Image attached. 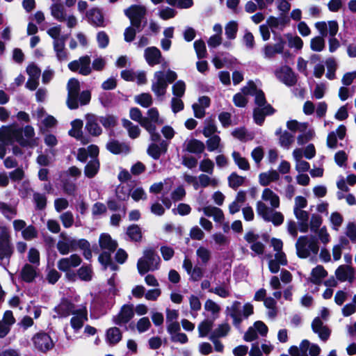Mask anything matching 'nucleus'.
Segmentation results:
<instances>
[{
	"mask_svg": "<svg viewBox=\"0 0 356 356\" xmlns=\"http://www.w3.org/2000/svg\"><path fill=\"white\" fill-rule=\"evenodd\" d=\"M35 131L32 127L22 129L15 124L2 126L0 128V159L6 154V146L17 142L22 147H33L36 145Z\"/></svg>",
	"mask_w": 356,
	"mask_h": 356,
	"instance_id": "f257e3e1",
	"label": "nucleus"
},
{
	"mask_svg": "<svg viewBox=\"0 0 356 356\" xmlns=\"http://www.w3.org/2000/svg\"><path fill=\"white\" fill-rule=\"evenodd\" d=\"M280 205L279 195L270 188H265L261 195V200L256 203V211L264 220L271 222L275 226H279L284 222V216L275 211Z\"/></svg>",
	"mask_w": 356,
	"mask_h": 356,
	"instance_id": "f03ea898",
	"label": "nucleus"
},
{
	"mask_svg": "<svg viewBox=\"0 0 356 356\" xmlns=\"http://www.w3.org/2000/svg\"><path fill=\"white\" fill-rule=\"evenodd\" d=\"M241 91L245 95L254 96L256 107L254 109V122L261 125L265 120V116L272 115L275 113L274 108L266 102L264 93L258 89L252 81H249L247 86H244Z\"/></svg>",
	"mask_w": 356,
	"mask_h": 356,
	"instance_id": "7ed1b4c3",
	"label": "nucleus"
},
{
	"mask_svg": "<svg viewBox=\"0 0 356 356\" xmlns=\"http://www.w3.org/2000/svg\"><path fill=\"white\" fill-rule=\"evenodd\" d=\"M177 78V73L170 69L166 71L155 72L152 79V91L158 99L162 100L166 93L168 84L172 83Z\"/></svg>",
	"mask_w": 356,
	"mask_h": 356,
	"instance_id": "20e7f679",
	"label": "nucleus"
},
{
	"mask_svg": "<svg viewBox=\"0 0 356 356\" xmlns=\"http://www.w3.org/2000/svg\"><path fill=\"white\" fill-rule=\"evenodd\" d=\"M296 254L299 258L313 259L319 251L317 239L314 236H300L296 243Z\"/></svg>",
	"mask_w": 356,
	"mask_h": 356,
	"instance_id": "39448f33",
	"label": "nucleus"
},
{
	"mask_svg": "<svg viewBox=\"0 0 356 356\" xmlns=\"http://www.w3.org/2000/svg\"><path fill=\"white\" fill-rule=\"evenodd\" d=\"M226 313L232 318L234 325L238 327L243 319L253 314V306L246 303L242 308L240 302L234 301L230 306L226 307Z\"/></svg>",
	"mask_w": 356,
	"mask_h": 356,
	"instance_id": "423d86ee",
	"label": "nucleus"
},
{
	"mask_svg": "<svg viewBox=\"0 0 356 356\" xmlns=\"http://www.w3.org/2000/svg\"><path fill=\"white\" fill-rule=\"evenodd\" d=\"M160 261L159 257L152 249L145 250L143 256L137 263V268L140 275H143L149 270L158 268Z\"/></svg>",
	"mask_w": 356,
	"mask_h": 356,
	"instance_id": "0eeeda50",
	"label": "nucleus"
},
{
	"mask_svg": "<svg viewBox=\"0 0 356 356\" xmlns=\"http://www.w3.org/2000/svg\"><path fill=\"white\" fill-rule=\"evenodd\" d=\"M13 250L8 229L0 225V265L6 267L9 263Z\"/></svg>",
	"mask_w": 356,
	"mask_h": 356,
	"instance_id": "6e6552de",
	"label": "nucleus"
},
{
	"mask_svg": "<svg viewBox=\"0 0 356 356\" xmlns=\"http://www.w3.org/2000/svg\"><path fill=\"white\" fill-rule=\"evenodd\" d=\"M124 14L130 19L131 26L140 31L142 20L146 15L145 7L141 5L131 6L124 10Z\"/></svg>",
	"mask_w": 356,
	"mask_h": 356,
	"instance_id": "1a4fd4ad",
	"label": "nucleus"
},
{
	"mask_svg": "<svg viewBox=\"0 0 356 356\" xmlns=\"http://www.w3.org/2000/svg\"><path fill=\"white\" fill-rule=\"evenodd\" d=\"M99 245L104 252L99 255V261L104 268L111 264V237L108 234H102L99 237Z\"/></svg>",
	"mask_w": 356,
	"mask_h": 356,
	"instance_id": "9d476101",
	"label": "nucleus"
},
{
	"mask_svg": "<svg viewBox=\"0 0 356 356\" xmlns=\"http://www.w3.org/2000/svg\"><path fill=\"white\" fill-rule=\"evenodd\" d=\"M285 41L280 37L276 44H266L262 49L263 56L266 60H273L277 54H283L284 58L289 57L291 54L289 51L284 52Z\"/></svg>",
	"mask_w": 356,
	"mask_h": 356,
	"instance_id": "9b49d317",
	"label": "nucleus"
},
{
	"mask_svg": "<svg viewBox=\"0 0 356 356\" xmlns=\"http://www.w3.org/2000/svg\"><path fill=\"white\" fill-rule=\"evenodd\" d=\"M80 90L79 82L76 79H70L67 83L68 96L67 104L69 108L75 109L78 108V96Z\"/></svg>",
	"mask_w": 356,
	"mask_h": 356,
	"instance_id": "f8f14e48",
	"label": "nucleus"
},
{
	"mask_svg": "<svg viewBox=\"0 0 356 356\" xmlns=\"http://www.w3.org/2000/svg\"><path fill=\"white\" fill-rule=\"evenodd\" d=\"M33 343L36 349L42 352L51 350L54 343L50 336L45 332H38L32 338Z\"/></svg>",
	"mask_w": 356,
	"mask_h": 356,
	"instance_id": "ddd939ff",
	"label": "nucleus"
},
{
	"mask_svg": "<svg viewBox=\"0 0 356 356\" xmlns=\"http://www.w3.org/2000/svg\"><path fill=\"white\" fill-rule=\"evenodd\" d=\"M275 75L280 81L284 84L292 86L297 82V77L291 67L284 65L275 71Z\"/></svg>",
	"mask_w": 356,
	"mask_h": 356,
	"instance_id": "4468645a",
	"label": "nucleus"
},
{
	"mask_svg": "<svg viewBox=\"0 0 356 356\" xmlns=\"http://www.w3.org/2000/svg\"><path fill=\"white\" fill-rule=\"evenodd\" d=\"M182 267L186 271L189 280L192 282H198L204 276V268L197 265L193 266L192 261L188 257H185L184 259Z\"/></svg>",
	"mask_w": 356,
	"mask_h": 356,
	"instance_id": "2eb2a0df",
	"label": "nucleus"
},
{
	"mask_svg": "<svg viewBox=\"0 0 356 356\" xmlns=\"http://www.w3.org/2000/svg\"><path fill=\"white\" fill-rule=\"evenodd\" d=\"M315 28L323 37L327 35L330 38L335 36L339 31L338 23L334 20L328 21L327 22H318L315 24Z\"/></svg>",
	"mask_w": 356,
	"mask_h": 356,
	"instance_id": "dca6fc26",
	"label": "nucleus"
},
{
	"mask_svg": "<svg viewBox=\"0 0 356 356\" xmlns=\"http://www.w3.org/2000/svg\"><path fill=\"white\" fill-rule=\"evenodd\" d=\"M346 134V127L341 124L336 129L328 134L327 137V146L330 149H336L338 147V140H343Z\"/></svg>",
	"mask_w": 356,
	"mask_h": 356,
	"instance_id": "f3484780",
	"label": "nucleus"
},
{
	"mask_svg": "<svg viewBox=\"0 0 356 356\" xmlns=\"http://www.w3.org/2000/svg\"><path fill=\"white\" fill-rule=\"evenodd\" d=\"M81 263V257L76 254H72L69 257H65L60 259L58 261L57 266L60 270L67 272L72 268L79 266Z\"/></svg>",
	"mask_w": 356,
	"mask_h": 356,
	"instance_id": "a211bd4d",
	"label": "nucleus"
},
{
	"mask_svg": "<svg viewBox=\"0 0 356 356\" xmlns=\"http://www.w3.org/2000/svg\"><path fill=\"white\" fill-rule=\"evenodd\" d=\"M72 315L70 323L72 328L76 332L83 327V323L88 320L86 308L83 307L76 309L72 313Z\"/></svg>",
	"mask_w": 356,
	"mask_h": 356,
	"instance_id": "6ab92c4d",
	"label": "nucleus"
},
{
	"mask_svg": "<svg viewBox=\"0 0 356 356\" xmlns=\"http://www.w3.org/2000/svg\"><path fill=\"white\" fill-rule=\"evenodd\" d=\"M313 331L317 334L322 341H327L330 335V330L324 325L320 317H316L312 323Z\"/></svg>",
	"mask_w": 356,
	"mask_h": 356,
	"instance_id": "aec40b11",
	"label": "nucleus"
},
{
	"mask_svg": "<svg viewBox=\"0 0 356 356\" xmlns=\"http://www.w3.org/2000/svg\"><path fill=\"white\" fill-rule=\"evenodd\" d=\"M244 238L250 244V249L257 254H262L264 252V245L258 241L259 236L252 232H247Z\"/></svg>",
	"mask_w": 356,
	"mask_h": 356,
	"instance_id": "412c9836",
	"label": "nucleus"
},
{
	"mask_svg": "<svg viewBox=\"0 0 356 356\" xmlns=\"http://www.w3.org/2000/svg\"><path fill=\"white\" fill-rule=\"evenodd\" d=\"M335 275L341 282H353L355 279V270L350 266L341 265L336 270Z\"/></svg>",
	"mask_w": 356,
	"mask_h": 356,
	"instance_id": "4be33fe9",
	"label": "nucleus"
},
{
	"mask_svg": "<svg viewBox=\"0 0 356 356\" xmlns=\"http://www.w3.org/2000/svg\"><path fill=\"white\" fill-rule=\"evenodd\" d=\"M134 316V309L132 305H124L115 318L117 324L122 325L128 323Z\"/></svg>",
	"mask_w": 356,
	"mask_h": 356,
	"instance_id": "5701e85b",
	"label": "nucleus"
},
{
	"mask_svg": "<svg viewBox=\"0 0 356 356\" xmlns=\"http://www.w3.org/2000/svg\"><path fill=\"white\" fill-rule=\"evenodd\" d=\"M144 56L147 63L150 66H154L161 63V53L160 50L155 47L145 49Z\"/></svg>",
	"mask_w": 356,
	"mask_h": 356,
	"instance_id": "b1692460",
	"label": "nucleus"
},
{
	"mask_svg": "<svg viewBox=\"0 0 356 356\" xmlns=\"http://www.w3.org/2000/svg\"><path fill=\"white\" fill-rule=\"evenodd\" d=\"M63 234H61L63 239L58 242L57 249L60 254H67L70 251L76 250V239L72 237L63 236Z\"/></svg>",
	"mask_w": 356,
	"mask_h": 356,
	"instance_id": "393cba45",
	"label": "nucleus"
},
{
	"mask_svg": "<svg viewBox=\"0 0 356 356\" xmlns=\"http://www.w3.org/2000/svg\"><path fill=\"white\" fill-rule=\"evenodd\" d=\"M204 143L197 139H187L183 144V150L193 154H200L204 150Z\"/></svg>",
	"mask_w": 356,
	"mask_h": 356,
	"instance_id": "a878e982",
	"label": "nucleus"
},
{
	"mask_svg": "<svg viewBox=\"0 0 356 356\" xmlns=\"http://www.w3.org/2000/svg\"><path fill=\"white\" fill-rule=\"evenodd\" d=\"M280 174L275 170L261 172L259 175V183L262 186H269L272 182L277 181L280 179Z\"/></svg>",
	"mask_w": 356,
	"mask_h": 356,
	"instance_id": "bb28decb",
	"label": "nucleus"
},
{
	"mask_svg": "<svg viewBox=\"0 0 356 356\" xmlns=\"http://www.w3.org/2000/svg\"><path fill=\"white\" fill-rule=\"evenodd\" d=\"M198 211H202L204 214L208 217H213L214 221L221 222L224 220L222 211L216 207L207 206L202 209H198Z\"/></svg>",
	"mask_w": 356,
	"mask_h": 356,
	"instance_id": "cd10ccee",
	"label": "nucleus"
},
{
	"mask_svg": "<svg viewBox=\"0 0 356 356\" xmlns=\"http://www.w3.org/2000/svg\"><path fill=\"white\" fill-rule=\"evenodd\" d=\"M86 17L88 22L93 26H104V17L100 10L97 8H92L86 13Z\"/></svg>",
	"mask_w": 356,
	"mask_h": 356,
	"instance_id": "c85d7f7f",
	"label": "nucleus"
},
{
	"mask_svg": "<svg viewBox=\"0 0 356 356\" xmlns=\"http://www.w3.org/2000/svg\"><path fill=\"white\" fill-rule=\"evenodd\" d=\"M293 213L298 220L300 231L302 233H306L309 229V213L302 209L295 210Z\"/></svg>",
	"mask_w": 356,
	"mask_h": 356,
	"instance_id": "c756f323",
	"label": "nucleus"
},
{
	"mask_svg": "<svg viewBox=\"0 0 356 356\" xmlns=\"http://www.w3.org/2000/svg\"><path fill=\"white\" fill-rule=\"evenodd\" d=\"M37 266L26 264L21 270L22 279L26 282H33L34 279L37 277Z\"/></svg>",
	"mask_w": 356,
	"mask_h": 356,
	"instance_id": "7c9ffc66",
	"label": "nucleus"
},
{
	"mask_svg": "<svg viewBox=\"0 0 356 356\" xmlns=\"http://www.w3.org/2000/svg\"><path fill=\"white\" fill-rule=\"evenodd\" d=\"M86 129L92 136H99L102 133V129L97 123V118L93 115H87Z\"/></svg>",
	"mask_w": 356,
	"mask_h": 356,
	"instance_id": "2f4dec72",
	"label": "nucleus"
},
{
	"mask_svg": "<svg viewBox=\"0 0 356 356\" xmlns=\"http://www.w3.org/2000/svg\"><path fill=\"white\" fill-rule=\"evenodd\" d=\"M209 292L213 293L220 298H226L231 295V286L229 282L227 280V282L218 284L216 287L210 289Z\"/></svg>",
	"mask_w": 356,
	"mask_h": 356,
	"instance_id": "473e14b6",
	"label": "nucleus"
},
{
	"mask_svg": "<svg viewBox=\"0 0 356 356\" xmlns=\"http://www.w3.org/2000/svg\"><path fill=\"white\" fill-rule=\"evenodd\" d=\"M54 311L57 313L58 317H66L72 314L75 310L73 304L67 300H63L55 307Z\"/></svg>",
	"mask_w": 356,
	"mask_h": 356,
	"instance_id": "72a5a7b5",
	"label": "nucleus"
},
{
	"mask_svg": "<svg viewBox=\"0 0 356 356\" xmlns=\"http://www.w3.org/2000/svg\"><path fill=\"white\" fill-rule=\"evenodd\" d=\"M53 46L57 60L60 62L66 61L68 58L65 49V40H56L53 42Z\"/></svg>",
	"mask_w": 356,
	"mask_h": 356,
	"instance_id": "f704fd0d",
	"label": "nucleus"
},
{
	"mask_svg": "<svg viewBox=\"0 0 356 356\" xmlns=\"http://www.w3.org/2000/svg\"><path fill=\"white\" fill-rule=\"evenodd\" d=\"M37 116L39 121L46 128L54 127L56 124V120L52 115H47L43 108L38 109Z\"/></svg>",
	"mask_w": 356,
	"mask_h": 356,
	"instance_id": "c9c22d12",
	"label": "nucleus"
},
{
	"mask_svg": "<svg viewBox=\"0 0 356 356\" xmlns=\"http://www.w3.org/2000/svg\"><path fill=\"white\" fill-rule=\"evenodd\" d=\"M147 116L144 118L142 122V124L145 121L147 122L152 126H156V124H162L164 123V120L160 118L158 110L156 108H151L147 111Z\"/></svg>",
	"mask_w": 356,
	"mask_h": 356,
	"instance_id": "e433bc0d",
	"label": "nucleus"
},
{
	"mask_svg": "<svg viewBox=\"0 0 356 356\" xmlns=\"http://www.w3.org/2000/svg\"><path fill=\"white\" fill-rule=\"evenodd\" d=\"M166 150L167 145L165 142L163 141L159 145L154 143L151 144L147 149V153L153 159H158Z\"/></svg>",
	"mask_w": 356,
	"mask_h": 356,
	"instance_id": "4c0bfd02",
	"label": "nucleus"
},
{
	"mask_svg": "<svg viewBox=\"0 0 356 356\" xmlns=\"http://www.w3.org/2000/svg\"><path fill=\"white\" fill-rule=\"evenodd\" d=\"M51 15L56 20L64 22L67 12L65 7L60 3H53L50 7Z\"/></svg>",
	"mask_w": 356,
	"mask_h": 356,
	"instance_id": "58836bf2",
	"label": "nucleus"
},
{
	"mask_svg": "<svg viewBox=\"0 0 356 356\" xmlns=\"http://www.w3.org/2000/svg\"><path fill=\"white\" fill-rule=\"evenodd\" d=\"M289 19L286 17H270L267 20L268 26L272 29L282 30L289 23Z\"/></svg>",
	"mask_w": 356,
	"mask_h": 356,
	"instance_id": "ea45409f",
	"label": "nucleus"
},
{
	"mask_svg": "<svg viewBox=\"0 0 356 356\" xmlns=\"http://www.w3.org/2000/svg\"><path fill=\"white\" fill-rule=\"evenodd\" d=\"M327 275V273L324 267L318 265L312 270L310 280L314 284H318Z\"/></svg>",
	"mask_w": 356,
	"mask_h": 356,
	"instance_id": "a19ab883",
	"label": "nucleus"
},
{
	"mask_svg": "<svg viewBox=\"0 0 356 356\" xmlns=\"http://www.w3.org/2000/svg\"><path fill=\"white\" fill-rule=\"evenodd\" d=\"M196 256L202 264L207 265L211 258V252L206 247L200 246L196 250Z\"/></svg>",
	"mask_w": 356,
	"mask_h": 356,
	"instance_id": "79ce46f5",
	"label": "nucleus"
},
{
	"mask_svg": "<svg viewBox=\"0 0 356 356\" xmlns=\"http://www.w3.org/2000/svg\"><path fill=\"white\" fill-rule=\"evenodd\" d=\"M198 179L200 181V186L202 188H206L208 186H211L215 188L218 186L219 184V180L216 177H209L206 174H200L198 176Z\"/></svg>",
	"mask_w": 356,
	"mask_h": 356,
	"instance_id": "37998d69",
	"label": "nucleus"
},
{
	"mask_svg": "<svg viewBox=\"0 0 356 356\" xmlns=\"http://www.w3.org/2000/svg\"><path fill=\"white\" fill-rule=\"evenodd\" d=\"M230 330V325L225 323L220 324L209 335V339L220 338L225 337Z\"/></svg>",
	"mask_w": 356,
	"mask_h": 356,
	"instance_id": "c03bdc74",
	"label": "nucleus"
},
{
	"mask_svg": "<svg viewBox=\"0 0 356 356\" xmlns=\"http://www.w3.org/2000/svg\"><path fill=\"white\" fill-rule=\"evenodd\" d=\"M232 156L234 161L235 164L243 170H248L250 168V163L248 160L243 157L240 153L238 152L234 151L232 154Z\"/></svg>",
	"mask_w": 356,
	"mask_h": 356,
	"instance_id": "a18cd8bd",
	"label": "nucleus"
},
{
	"mask_svg": "<svg viewBox=\"0 0 356 356\" xmlns=\"http://www.w3.org/2000/svg\"><path fill=\"white\" fill-rule=\"evenodd\" d=\"M122 124L128 131L129 136L131 138H136L140 134V129L137 125H134L131 122L128 120H123Z\"/></svg>",
	"mask_w": 356,
	"mask_h": 356,
	"instance_id": "49530a36",
	"label": "nucleus"
},
{
	"mask_svg": "<svg viewBox=\"0 0 356 356\" xmlns=\"http://www.w3.org/2000/svg\"><path fill=\"white\" fill-rule=\"evenodd\" d=\"M77 275L82 281L89 282L92 278L93 272L90 265H83L78 270Z\"/></svg>",
	"mask_w": 356,
	"mask_h": 356,
	"instance_id": "de8ad7c7",
	"label": "nucleus"
},
{
	"mask_svg": "<svg viewBox=\"0 0 356 356\" xmlns=\"http://www.w3.org/2000/svg\"><path fill=\"white\" fill-rule=\"evenodd\" d=\"M286 127L293 132H305L308 128V124L307 122H299L297 120H291L286 122Z\"/></svg>",
	"mask_w": 356,
	"mask_h": 356,
	"instance_id": "09e8293b",
	"label": "nucleus"
},
{
	"mask_svg": "<svg viewBox=\"0 0 356 356\" xmlns=\"http://www.w3.org/2000/svg\"><path fill=\"white\" fill-rule=\"evenodd\" d=\"M325 45L324 37L321 35L312 38L310 41V48L314 51H322L325 48Z\"/></svg>",
	"mask_w": 356,
	"mask_h": 356,
	"instance_id": "8fccbe9b",
	"label": "nucleus"
},
{
	"mask_svg": "<svg viewBox=\"0 0 356 356\" xmlns=\"http://www.w3.org/2000/svg\"><path fill=\"white\" fill-rule=\"evenodd\" d=\"M99 169V162L96 159H91L85 168V175L89 178L94 177Z\"/></svg>",
	"mask_w": 356,
	"mask_h": 356,
	"instance_id": "3c124183",
	"label": "nucleus"
},
{
	"mask_svg": "<svg viewBox=\"0 0 356 356\" xmlns=\"http://www.w3.org/2000/svg\"><path fill=\"white\" fill-rule=\"evenodd\" d=\"M285 38L287 39L289 47L291 48H295L300 50L303 47L302 40L298 35H293L291 33L285 35Z\"/></svg>",
	"mask_w": 356,
	"mask_h": 356,
	"instance_id": "603ef678",
	"label": "nucleus"
},
{
	"mask_svg": "<svg viewBox=\"0 0 356 356\" xmlns=\"http://www.w3.org/2000/svg\"><path fill=\"white\" fill-rule=\"evenodd\" d=\"M245 181V177L238 175L236 172H232L228 177V183L229 187L234 189H236L239 186H242Z\"/></svg>",
	"mask_w": 356,
	"mask_h": 356,
	"instance_id": "864d4df0",
	"label": "nucleus"
},
{
	"mask_svg": "<svg viewBox=\"0 0 356 356\" xmlns=\"http://www.w3.org/2000/svg\"><path fill=\"white\" fill-rule=\"evenodd\" d=\"M213 321L205 320L201 322L198 325L199 337L201 338L207 337L211 331L213 327Z\"/></svg>",
	"mask_w": 356,
	"mask_h": 356,
	"instance_id": "5fc2aeb1",
	"label": "nucleus"
},
{
	"mask_svg": "<svg viewBox=\"0 0 356 356\" xmlns=\"http://www.w3.org/2000/svg\"><path fill=\"white\" fill-rule=\"evenodd\" d=\"M225 35L229 40H234L236 37L238 31V23L236 21H230L225 26Z\"/></svg>",
	"mask_w": 356,
	"mask_h": 356,
	"instance_id": "6e6d98bb",
	"label": "nucleus"
},
{
	"mask_svg": "<svg viewBox=\"0 0 356 356\" xmlns=\"http://www.w3.org/2000/svg\"><path fill=\"white\" fill-rule=\"evenodd\" d=\"M325 65L327 67L326 77L330 80L334 79H335V71L337 67V64L336 60L333 58H330L326 60Z\"/></svg>",
	"mask_w": 356,
	"mask_h": 356,
	"instance_id": "4d7b16f0",
	"label": "nucleus"
},
{
	"mask_svg": "<svg viewBox=\"0 0 356 356\" xmlns=\"http://www.w3.org/2000/svg\"><path fill=\"white\" fill-rule=\"evenodd\" d=\"M72 129L69 131V134L76 138H79L82 136L81 128L83 122L81 120H74L72 122Z\"/></svg>",
	"mask_w": 356,
	"mask_h": 356,
	"instance_id": "13d9d810",
	"label": "nucleus"
},
{
	"mask_svg": "<svg viewBox=\"0 0 356 356\" xmlns=\"http://www.w3.org/2000/svg\"><path fill=\"white\" fill-rule=\"evenodd\" d=\"M293 136L286 131H283L279 138L280 145L286 149H289L293 143Z\"/></svg>",
	"mask_w": 356,
	"mask_h": 356,
	"instance_id": "bf43d9fd",
	"label": "nucleus"
},
{
	"mask_svg": "<svg viewBox=\"0 0 356 356\" xmlns=\"http://www.w3.org/2000/svg\"><path fill=\"white\" fill-rule=\"evenodd\" d=\"M135 101L145 108L150 106L153 102L152 95L149 93H142L136 96Z\"/></svg>",
	"mask_w": 356,
	"mask_h": 356,
	"instance_id": "052dcab7",
	"label": "nucleus"
},
{
	"mask_svg": "<svg viewBox=\"0 0 356 356\" xmlns=\"http://www.w3.org/2000/svg\"><path fill=\"white\" fill-rule=\"evenodd\" d=\"M204 309L213 316V319L218 317L220 307L213 300H207L204 303Z\"/></svg>",
	"mask_w": 356,
	"mask_h": 356,
	"instance_id": "680f3d73",
	"label": "nucleus"
},
{
	"mask_svg": "<svg viewBox=\"0 0 356 356\" xmlns=\"http://www.w3.org/2000/svg\"><path fill=\"white\" fill-rule=\"evenodd\" d=\"M130 152V147L125 143L113 141V154H127Z\"/></svg>",
	"mask_w": 356,
	"mask_h": 356,
	"instance_id": "e2e57ef3",
	"label": "nucleus"
},
{
	"mask_svg": "<svg viewBox=\"0 0 356 356\" xmlns=\"http://www.w3.org/2000/svg\"><path fill=\"white\" fill-rule=\"evenodd\" d=\"M172 94L175 97H181L184 96L186 90V84L181 81H177L172 86Z\"/></svg>",
	"mask_w": 356,
	"mask_h": 356,
	"instance_id": "0e129e2a",
	"label": "nucleus"
},
{
	"mask_svg": "<svg viewBox=\"0 0 356 356\" xmlns=\"http://www.w3.org/2000/svg\"><path fill=\"white\" fill-rule=\"evenodd\" d=\"M215 243L220 248L226 247L229 244V239L221 232H217L212 235Z\"/></svg>",
	"mask_w": 356,
	"mask_h": 356,
	"instance_id": "69168bd1",
	"label": "nucleus"
},
{
	"mask_svg": "<svg viewBox=\"0 0 356 356\" xmlns=\"http://www.w3.org/2000/svg\"><path fill=\"white\" fill-rule=\"evenodd\" d=\"M214 169V163L209 159H204L200 163V170L208 173L213 174Z\"/></svg>",
	"mask_w": 356,
	"mask_h": 356,
	"instance_id": "338daca9",
	"label": "nucleus"
},
{
	"mask_svg": "<svg viewBox=\"0 0 356 356\" xmlns=\"http://www.w3.org/2000/svg\"><path fill=\"white\" fill-rule=\"evenodd\" d=\"M33 201L35 204V207L38 210H42L46 207L47 197L45 195L35 193L33 194Z\"/></svg>",
	"mask_w": 356,
	"mask_h": 356,
	"instance_id": "774afa93",
	"label": "nucleus"
}]
</instances>
